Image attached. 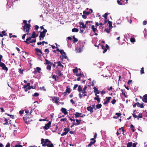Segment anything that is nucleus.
<instances>
[{
	"label": "nucleus",
	"mask_w": 147,
	"mask_h": 147,
	"mask_svg": "<svg viewBox=\"0 0 147 147\" xmlns=\"http://www.w3.org/2000/svg\"><path fill=\"white\" fill-rule=\"evenodd\" d=\"M31 26L30 24H25L23 27V30L24 31L25 30V32H29Z\"/></svg>",
	"instance_id": "obj_2"
},
{
	"label": "nucleus",
	"mask_w": 147,
	"mask_h": 147,
	"mask_svg": "<svg viewBox=\"0 0 147 147\" xmlns=\"http://www.w3.org/2000/svg\"><path fill=\"white\" fill-rule=\"evenodd\" d=\"M78 29L75 28H74L72 30V31L73 32H78Z\"/></svg>",
	"instance_id": "obj_33"
},
{
	"label": "nucleus",
	"mask_w": 147,
	"mask_h": 147,
	"mask_svg": "<svg viewBox=\"0 0 147 147\" xmlns=\"http://www.w3.org/2000/svg\"><path fill=\"white\" fill-rule=\"evenodd\" d=\"M108 23L109 24V26L110 28H112V22L109 21H108Z\"/></svg>",
	"instance_id": "obj_34"
},
{
	"label": "nucleus",
	"mask_w": 147,
	"mask_h": 147,
	"mask_svg": "<svg viewBox=\"0 0 147 147\" xmlns=\"http://www.w3.org/2000/svg\"><path fill=\"white\" fill-rule=\"evenodd\" d=\"M51 65H48L47 66V69L48 70H50L51 68Z\"/></svg>",
	"instance_id": "obj_48"
},
{
	"label": "nucleus",
	"mask_w": 147,
	"mask_h": 147,
	"mask_svg": "<svg viewBox=\"0 0 147 147\" xmlns=\"http://www.w3.org/2000/svg\"><path fill=\"white\" fill-rule=\"evenodd\" d=\"M41 141L42 142V143H47V142H49V143H51V142L49 140L47 139L45 140L43 139H42L41 140Z\"/></svg>",
	"instance_id": "obj_14"
},
{
	"label": "nucleus",
	"mask_w": 147,
	"mask_h": 147,
	"mask_svg": "<svg viewBox=\"0 0 147 147\" xmlns=\"http://www.w3.org/2000/svg\"><path fill=\"white\" fill-rule=\"evenodd\" d=\"M144 67H142V68H141V69L140 70V73L141 74H142L144 73Z\"/></svg>",
	"instance_id": "obj_46"
},
{
	"label": "nucleus",
	"mask_w": 147,
	"mask_h": 147,
	"mask_svg": "<svg viewBox=\"0 0 147 147\" xmlns=\"http://www.w3.org/2000/svg\"><path fill=\"white\" fill-rule=\"evenodd\" d=\"M108 13H105V14L103 15L102 16L104 17H105L107 16Z\"/></svg>",
	"instance_id": "obj_64"
},
{
	"label": "nucleus",
	"mask_w": 147,
	"mask_h": 147,
	"mask_svg": "<svg viewBox=\"0 0 147 147\" xmlns=\"http://www.w3.org/2000/svg\"><path fill=\"white\" fill-rule=\"evenodd\" d=\"M132 145V142H129L127 143V147H131Z\"/></svg>",
	"instance_id": "obj_35"
},
{
	"label": "nucleus",
	"mask_w": 147,
	"mask_h": 147,
	"mask_svg": "<svg viewBox=\"0 0 147 147\" xmlns=\"http://www.w3.org/2000/svg\"><path fill=\"white\" fill-rule=\"evenodd\" d=\"M136 111V110H135L134 111L133 113L132 114V115H133V117H134V118H137L138 116H137V115H136V113H135Z\"/></svg>",
	"instance_id": "obj_36"
},
{
	"label": "nucleus",
	"mask_w": 147,
	"mask_h": 147,
	"mask_svg": "<svg viewBox=\"0 0 147 147\" xmlns=\"http://www.w3.org/2000/svg\"><path fill=\"white\" fill-rule=\"evenodd\" d=\"M59 100V98L58 97H54L52 98V100L53 102L56 104H57L59 103L58 100Z\"/></svg>",
	"instance_id": "obj_11"
},
{
	"label": "nucleus",
	"mask_w": 147,
	"mask_h": 147,
	"mask_svg": "<svg viewBox=\"0 0 147 147\" xmlns=\"http://www.w3.org/2000/svg\"><path fill=\"white\" fill-rule=\"evenodd\" d=\"M96 141H91L90 143L87 146L88 147H90L93 144H94L96 142Z\"/></svg>",
	"instance_id": "obj_22"
},
{
	"label": "nucleus",
	"mask_w": 147,
	"mask_h": 147,
	"mask_svg": "<svg viewBox=\"0 0 147 147\" xmlns=\"http://www.w3.org/2000/svg\"><path fill=\"white\" fill-rule=\"evenodd\" d=\"M121 129H122V134H123L124 135V133L125 130H124V129H123V127H121V128H119V131H120V130H121Z\"/></svg>",
	"instance_id": "obj_44"
},
{
	"label": "nucleus",
	"mask_w": 147,
	"mask_h": 147,
	"mask_svg": "<svg viewBox=\"0 0 147 147\" xmlns=\"http://www.w3.org/2000/svg\"><path fill=\"white\" fill-rule=\"evenodd\" d=\"M91 28L92 29L93 31L95 33L94 34L96 36H97L98 35V34L96 33V32L97 31L98 32V31L96 28H95V26L94 25H92L91 26Z\"/></svg>",
	"instance_id": "obj_10"
},
{
	"label": "nucleus",
	"mask_w": 147,
	"mask_h": 147,
	"mask_svg": "<svg viewBox=\"0 0 147 147\" xmlns=\"http://www.w3.org/2000/svg\"><path fill=\"white\" fill-rule=\"evenodd\" d=\"M96 97H95L94 98V99L97 101V102H99L100 101V98H99V96L97 95Z\"/></svg>",
	"instance_id": "obj_21"
},
{
	"label": "nucleus",
	"mask_w": 147,
	"mask_h": 147,
	"mask_svg": "<svg viewBox=\"0 0 147 147\" xmlns=\"http://www.w3.org/2000/svg\"><path fill=\"white\" fill-rule=\"evenodd\" d=\"M52 78L54 79L55 81H56V78L55 75H53V76H52Z\"/></svg>",
	"instance_id": "obj_59"
},
{
	"label": "nucleus",
	"mask_w": 147,
	"mask_h": 147,
	"mask_svg": "<svg viewBox=\"0 0 147 147\" xmlns=\"http://www.w3.org/2000/svg\"><path fill=\"white\" fill-rule=\"evenodd\" d=\"M92 23H88L87 24H86L87 25H88V28H90L91 24Z\"/></svg>",
	"instance_id": "obj_54"
},
{
	"label": "nucleus",
	"mask_w": 147,
	"mask_h": 147,
	"mask_svg": "<svg viewBox=\"0 0 147 147\" xmlns=\"http://www.w3.org/2000/svg\"><path fill=\"white\" fill-rule=\"evenodd\" d=\"M0 67H1L4 70H5L6 71H7L8 70L7 67H6L5 64L3 62H1L0 63Z\"/></svg>",
	"instance_id": "obj_5"
},
{
	"label": "nucleus",
	"mask_w": 147,
	"mask_h": 147,
	"mask_svg": "<svg viewBox=\"0 0 147 147\" xmlns=\"http://www.w3.org/2000/svg\"><path fill=\"white\" fill-rule=\"evenodd\" d=\"M60 121H67V119L66 118L61 119Z\"/></svg>",
	"instance_id": "obj_53"
},
{
	"label": "nucleus",
	"mask_w": 147,
	"mask_h": 147,
	"mask_svg": "<svg viewBox=\"0 0 147 147\" xmlns=\"http://www.w3.org/2000/svg\"><path fill=\"white\" fill-rule=\"evenodd\" d=\"M96 108L95 109V110H96V109H100V108H101V107H102V105L100 104H98L96 106Z\"/></svg>",
	"instance_id": "obj_28"
},
{
	"label": "nucleus",
	"mask_w": 147,
	"mask_h": 147,
	"mask_svg": "<svg viewBox=\"0 0 147 147\" xmlns=\"http://www.w3.org/2000/svg\"><path fill=\"white\" fill-rule=\"evenodd\" d=\"M92 21H87L86 22V24H85L83 26H81L80 27V28H83L84 29L86 28H88V25H87L86 24H87L88 23H92Z\"/></svg>",
	"instance_id": "obj_9"
},
{
	"label": "nucleus",
	"mask_w": 147,
	"mask_h": 147,
	"mask_svg": "<svg viewBox=\"0 0 147 147\" xmlns=\"http://www.w3.org/2000/svg\"><path fill=\"white\" fill-rule=\"evenodd\" d=\"M83 90L82 87L80 86L79 85L78 87V91L79 92H81Z\"/></svg>",
	"instance_id": "obj_29"
},
{
	"label": "nucleus",
	"mask_w": 147,
	"mask_h": 147,
	"mask_svg": "<svg viewBox=\"0 0 147 147\" xmlns=\"http://www.w3.org/2000/svg\"><path fill=\"white\" fill-rule=\"evenodd\" d=\"M61 111L63 113L64 115H66L67 114L68 112L67 111V110L65 108H62L61 110Z\"/></svg>",
	"instance_id": "obj_12"
},
{
	"label": "nucleus",
	"mask_w": 147,
	"mask_h": 147,
	"mask_svg": "<svg viewBox=\"0 0 147 147\" xmlns=\"http://www.w3.org/2000/svg\"><path fill=\"white\" fill-rule=\"evenodd\" d=\"M142 114L140 113L139 114L138 116L137 119L139 120V118H142Z\"/></svg>",
	"instance_id": "obj_31"
},
{
	"label": "nucleus",
	"mask_w": 147,
	"mask_h": 147,
	"mask_svg": "<svg viewBox=\"0 0 147 147\" xmlns=\"http://www.w3.org/2000/svg\"><path fill=\"white\" fill-rule=\"evenodd\" d=\"M5 118V120L6 121V123H4L3 124L4 125H8V120L6 118Z\"/></svg>",
	"instance_id": "obj_49"
},
{
	"label": "nucleus",
	"mask_w": 147,
	"mask_h": 147,
	"mask_svg": "<svg viewBox=\"0 0 147 147\" xmlns=\"http://www.w3.org/2000/svg\"><path fill=\"white\" fill-rule=\"evenodd\" d=\"M93 88L94 90V92L95 93V96H96L97 94H99L100 91L98 90L97 88L95 87H94Z\"/></svg>",
	"instance_id": "obj_15"
},
{
	"label": "nucleus",
	"mask_w": 147,
	"mask_h": 147,
	"mask_svg": "<svg viewBox=\"0 0 147 147\" xmlns=\"http://www.w3.org/2000/svg\"><path fill=\"white\" fill-rule=\"evenodd\" d=\"M66 91L68 93H69L71 92V89L69 87V86H67L66 89Z\"/></svg>",
	"instance_id": "obj_30"
},
{
	"label": "nucleus",
	"mask_w": 147,
	"mask_h": 147,
	"mask_svg": "<svg viewBox=\"0 0 147 147\" xmlns=\"http://www.w3.org/2000/svg\"><path fill=\"white\" fill-rule=\"evenodd\" d=\"M29 110H26L25 111V112L26 113V115L27 116V115H28V114L29 113Z\"/></svg>",
	"instance_id": "obj_61"
},
{
	"label": "nucleus",
	"mask_w": 147,
	"mask_h": 147,
	"mask_svg": "<svg viewBox=\"0 0 147 147\" xmlns=\"http://www.w3.org/2000/svg\"><path fill=\"white\" fill-rule=\"evenodd\" d=\"M73 43H75L77 42L78 41V39L77 38H76L74 36H73Z\"/></svg>",
	"instance_id": "obj_23"
},
{
	"label": "nucleus",
	"mask_w": 147,
	"mask_h": 147,
	"mask_svg": "<svg viewBox=\"0 0 147 147\" xmlns=\"http://www.w3.org/2000/svg\"><path fill=\"white\" fill-rule=\"evenodd\" d=\"M23 118L25 123L27 125H28L30 122V117H28L27 115L26 116H25Z\"/></svg>",
	"instance_id": "obj_3"
},
{
	"label": "nucleus",
	"mask_w": 147,
	"mask_h": 147,
	"mask_svg": "<svg viewBox=\"0 0 147 147\" xmlns=\"http://www.w3.org/2000/svg\"><path fill=\"white\" fill-rule=\"evenodd\" d=\"M116 102V100L115 99H113L112 101H111V103H112V104H114Z\"/></svg>",
	"instance_id": "obj_57"
},
{
	"label": "nucleus",
	"mask_w": 147,
	"mask_h": 147,
	"mask_svg": "<svg viewBox=\"0 0 147 147\" xmlns=\"http://www.w3.org/2000/svg\"><path fill=\"white\" fill-rule=\"evenodd\" d=\"M59 52L62 55L63 58H64L65 59H66L67 58V57L65 55V53L64 51L63 50H60Z\"/></svg>",
	"instance_id": "obj_7"
},
{
	"label": "nucleus",
	"mask_w": 147,
	"mask_h": 147,
	"mask_svg": "<svg viewBox=\"0 0 147 147\" xmlns=\"http://www.w3.org/2000/svg\"><path fill=\"white\" fill-rule=\"evenodd\" d=\"M142 100L144 102H147V94H145L144 95Z\"/></svg>",
	"instance_id": "obj_16"
},
{
	"label": "nucleus",
	"mask_w": 147,
	"mask_h": 147,
	"mask_svg": "<svg viewBox=\"0 0 147 147\" xmlns=\"http://www.w3.org/2000/svg\"><path fill=\"white\" fill-rule=\"evenodd\" d=\"M130 128L131 129L133 132H134L135 131L134 129V127L132 124H131V125Z\"/></svg>",
	"instance_id": "obj_39"
},
{
	"label": "nucleus",
	"mask_w": 147,
	"mask_h": 147,
	"mask_svg": "<svg viewBox=\"0 0 147 147\" xmlns=\"http://www.w3.org/2000/svg\"><path fill=\"white\" fill-rule=\"evenodd\" d=\"M15 147H22V146L21 145H16L15 146Z\"/></svg>",
	"instance_id": "obj_63"
},
{
	"label": "nucleus",
	"mask_w": 147,
	"mask_h": 147,
	"mask_svg": "<svg viewBox=\"0 0 147 147\" xmlns=\"http://www.w3.org/2000/svg\"><path fill=\"white\" fill-rule=\"evenodd\" d=\"M36 33L34 31H33L32 32V36L33 38H35L36 36H38V35H37L36 36L35 35Z\"/></svg>",
	"instance_id": "obj_27"
},
{
	"label": "nucleus",
	"mask_w": 147,
	"mask_h": 147,
	"mask_svg": "<svg viewBox=\"0 0 147 147\" xmlns=\"http://www.w3.org/2000/svg\"><path fill=\"white\" fill-rule=\"evenodd\" d=\"M36 41V39H34L32 40H31L30 41V43H32L33 42H35Z\"/></svg>",
	"instance_id": "obj_58"
},
{
	"label": "nucleus",
	"mask_w": 147,
	"mask_h": 147,
	"mask_svg": "<svg viewBox=\"0 0 147 147\" xmlns=\"http://www.w3.org/2000/svg\"><path fill=\"white\" fill-rule=\"evenodd\" d=\"M45 60L46 61L45 64L46 65H52L53 64V63L52 62H50L47 59H45Z\"/></svg>",
	"instance_id": "obj_18"
},
{
	"label": "nucleus",
	"mask_w": 147,
	"mask_h": 147,
	"mask_svg": "<svg viewBox=\"0 0 147 147\" xmlns=\"http://www.w3.org/2000/svg\"><path fill=\"white\" fill-rule=\"evenodd\" d=\"M115 115L117 116V117H118L121 115V113H116Z\"/></svg>",
	"instance_id": "obj_55"
},
{
	"label": "nucleus",
	"mask_w": 147,
	"mask_h": 147,
	"mask_svg": "<svg viewBox=\"0 0 147 147\" xmlns=\"http://www.w3.org/2000/svg\"><path fill=\"white\" fill-rule=\"evenodd\" d=\"M90 11H84L83 12L84 14L86 15H89L90 13Z\"/></svg>",
	"instance_id": "obj_26"
},
{
	"label": "nucleus",
	"mask_w": 147,
	"mask_h": 147,
	"mask_svg": "<svg viewBox=\"0 0 147 147\" xmlns=\"http://www.w3.org/2000/svg\"><path fill=\"white\" fill-rule=\"evenodd\" d=\"M130 41L131 42H134L135 41V39L134 38H130Z\"/></svg>",
	"instance_id": "obj_47"
},
{
	"label": "nucleus",
	"mask_w": 147,
	"mask_h": 147,
	"mask_svg": "<svg viewBox=\"0 0 147 147\" xmlns=\"http://www.w3.org/2000/svg\"><path fill=\"white\" fill-rule=\"evenodd\" d=\"M76 121L77 122L76 123V125H78L80 124V122L82 121L81 120H78V119H76Z\"/></svg>",
	"instance_id": "obj_25"
},
{
	"label": "nucleus",
	"mask_w": 147,
	"mask_h": 147,
	"mask_svg": "<svg viewBox=\"0 0 147 147\" xmlns=\"http://www.w3.org/2000/svg\"><path fill=\"white\" fill-rule=\"evenodd\" d=\"M70 101L71 102V103L72 104L74 105L75 104V102L72 99H71L70 100Z\"/></svg>",
	"instance_id": "obj_60"
},
{
	"label": "nucleus",
	"mask_w": 147,
	"mask_h": 147,
	"mask_svg": "<svg viewBox=\"0 0 147 147\" xmlns=\"http://www.w3.org/2000/svg\"><path fill=\"white\" fill-rule=\"evenodd\" d=\"M105 31L107 33H109L110 32V30L109 29H108V28H106L105 30Z\"/></svg>",
	"instance_id": "obj_51"
},
{
	"label": "nucleus",
	"mask_w": 147,
	"mask_h": 147,
	"mask_svg": "<svg viewBox=\"0 0 147 147\" xmlns=\"http://www.w3.org/2000/svg\"><path fill=\"white\" fill-rule=\"evenodd\" d=\"M47 31L46 29L43 30L42 32H40V34L39 35V40H41L42 39H43L45 36L46 33Z\"/></svg>",
	"instance_id": "obj_1"
},
{
	"label": "nucleus",
	"mask_w": 147,
	"mask_h": 147,
	"mask_svg": "<svg viewBox=\"0 0 147 147\" xmlns=\"http://www.w3.org/2000/svg\"><path fill=\"white\" fill-rule=\"evenodd\" d=\"M121 0H117V3L119 5H123V3L121 1Z\"/></svg>",
	"instance_id": "obj_40"
},
{
	"label": "nucleus",
	"mask_w": 147,
	"mask_h": 147,
	"mask_svg": "<svg viewBox=\"0 0 147 147\" xmlns=\"http://www.w3.org/2000/svg\"><path fill=\"white\" fill-rule=\"evenodd\" d=\"M87 109L88 111H90V114H92L93 112V108L90 106L87 107Z\"/></svg>",
	"instance_id": "obj_13"
},
{
	"label": "nucleus",
	"mask_w": 147,
	"mask_h": 147,
	"mask_svg": "<svg viewBox=\"0 0 147 147\" xmlns=\"http://www.w3.org/2000/svg\"><path fill=\"white\" fill-rule=\"evenodd\" d=\"M56 73L58 75V78L59 77L61 76L62 75L61 72V71L60 70H58L57 72H56Z\"/></svg>",
	"instance_id": "obj_24"
},
{
	"label": "nucleus",
	"mask_w": 147,
	"mask_h": 147,
	"mask_svg": "<svg viewBox=\"0 0 147 147\" xmlns=\"http://www.w3.org/2000/svg\"><path fill=\"white\" fill-rule=\"evenodd\" d=\"M78 69L77 67H76L74 69H73V72L74 74L78 73Z\"/></svg>",
	"instance_id": "obj_32"
},
{
	"label": "nucleus",
	"mask_w": 147,
	"mask_h": 147,
	"mask_svg": "<svg viewBox=\"0 0 147 147\" xmlns=\"http://www.w3.org/2000/svg\"><path fill=\"white\" fill-rule=\"evenodd\" d=\"M57 64H58V66H60V67H63V66L61 64V62L60 61H59L57 62Z\"/></svg>",
	"instance_id": "obj_37"
},
{
	"label": "nucleus",
	"mask_w": 147,
	"mask_h": 147,
	"mask_svg": "<svg viewBox=\"0 0 147 147\" xmlns=\"http://www.w3.org/2000/svg\"><path fill=\"white\" fill-rule=\"evenodd\" d=\"M36 70H37V71L38 72V73H40V71L41 70V69L38 67H37L36 68Z\"/></svg>",
	"instance_id": "obj_45"
},
{
	"label": "nucleus",
	"mask_w": 147,
	"mask_h": 147,
	"mask_svg": "<svg viewBox=\"0 0 147 147\" xmlns=\"http://www.w3.org/2000/svg\"><path fill=\"white\" fill-rule=\"evenodd\" d=\"M34 50L36 52V53H40L42 55V53L40 49H38V48H35Z\"/></svg>",
	"instance_id": "obj_19"
},
{
	"label": "nucleus",
	"mask_w": 147,
	"mask_h": 147,
	"mask_svg": "<svg viewBox=\"0 0 147 147\" xmlns=\"http://www.w3.org/2000/svg\"><path fill=\"white\" fill-rule=\"evenodd\" d=\"M69 128L66 127L64 129V130L65 131V132L63 133L62 134H61V136H63L64 135H66L68 132L69 131Z\"/></svg>",
	"instance_id": "obj_6"
},
{
	"label": "nucleus",
	"mask_w": 147,
	"mask_h": 147,
	"mask_svg": "<svg viewBox=\"0 0 147 147\" xmlns=\"http://www.w3.org/2000/svg\"><path fill=\"white\" fill-rule=\"evenodd\" d=\"M76 76H80L81 77H82V76H84V75L83 74H82L81 73L77 74H76Z\"/></svg>",
	"instance_id": "obj_41"
},
{
	"label": "nucleus",
	"mask_w": 147,
	"mask_h": 147,
	"mask_svg": "<svg viewBox=\"0 0 147 147\" xmlns=\"http://www.w3.org/2000/svg\"><path fill=\"white\" fill-rule=\"evenodd\" d=\"M5 114L7 115L8 116H10L12 119L14 118V115H11L7 113H5Z\"/></svg>",
	"instance_id": "obj_42"
},
{
	"label": "nucleus",
	"mask_w": 147,
	"mask_h": 147,
	"mask_svg": "<svg viewBox=\"0 0 147 147\" xmlns=\"http://www.w3.org/2000/svg\"><path fill=\"white\" fill-rule=\"evenodd\" d=\"M137 144V143H134L132 145L133 147H136V145Z\"/></svg>",
	"instance_id": "obj_62"
},
{
	"label": "nucleus",
	"mask_w": 147,
	"mask_h": 147,
	"mask_svg": "<svg viewBox=\"0 0 147 147\" xmlns=\"http://www.w3.org/2000/svg\"><path fill=\"white\" fill-rule=\"evenodd\" d=\"M51 124V122L50 121L45 125V126L43 127V128L47 130L50 127Z\"/></svg>",
	"instance_id": "obj_8"
},
{
	"label": "nucleus",
	"mask_w": 147,
	"mask_h": 147,
	"mask_svg": "<svg viewBox=\"0 0 147 147\" xmlns=\"http://www.w3.org/2000/svg\"><path fill=\"white\" fill-rule=\"evenodd\" d=\"M106 98H107V100L105 101L103 103V104L104 105H106L107 104H108L110 101L111 100V97H107Z\"/></svg>",
	"instance_id": "obj_17"
},
{
	"label": "nucleus",
	"mask_w": 147,
	"mask_h": 147,
	"mask_svg": "<svg viewBox=\"0 0 147 147\" xmlns=\"http://www.w3.org/2000/svg\"><path fill=\"white\" fill-rule=\"evenodd\" d=\"M28 41H29V39L28 38L26 39V40H24V42L26 43L27 44H29L30 43L28 42Z\"/></svg>",
	"instance_id": "obj_43"
},
{
	"label": "nucleus",
	"mask_w": 147,
	"mask_h": 147,
	"mask_svg": "<svg viewBox=\"0 0 147 147\" xmlns=\"http://www.w3.org/2000/svg\"><path fill=\"white\" fill-rule=\"evenodd\" d=\"M82 114V113H79L78 112H76L75 114H74L75 115V117L77 118L79 117V116H80V115Z\"/></svg>",
	"instance_id": "obj_20"
},
{
	"label": "nucleus",
	"mask_w": 147,
	"mask_h": 147,
	"mask_svg": "<svg viewBox=\"0 0 147 147\" xmlns=\"http://www.w3.org/2000/svg\"><path fill=\"white\" fill-rule=\"evenodd\" d=\"M80 98H82L83 96H85L83 95V94H81L80 93L78 94Z\"/></svg>",
	"instance_id": "obj_52"
},
{
	"label": "nucleus",
	"mask_w": 147,
	"mask_h": 147,
	"mask_svg": "<svg viewBox=\"0 0 147 147\" xmlns=\"http://www.w3.org/2000/svg\"><path fill=\"white\" fill-rule=\"evenodd\" d=\"M83 94V95L84 96H87V94H86V93H87V92L86 90H82V91L81 92Z\"/></svg>",
	"instance_id": "obj_38"
},
{
	"label": "nucleus",
	"mask_w": 147,
	"mask_h": 147,
	"mask_svg": "<svg viewBox=\"0 0 147 147\" xmlns=\"http://www.w3.org/2000/svg\"><path fill=\"white\" fill-rule=\"evenodd\" d=\"M78 44H82V46H79V48L78 50V51L79 53L81 52V51H82L83 47H84V45L82 41H79L78 42Z\"/></svg>",
	"instance_id": "obj_4"
},
{
	"label": "nucleus",
	"mask_w": 147,
	"mask_h": 147,
	"mask_svg": "<svg viewBox=\"0 0 147 147\" xmlns=\"http://www.w3.org/2000/svg\"><path fill=\"white\" fill-rule=\"evenodd\" d=\"M38 95L39 94L37 92H35V93H34V94L32 96L34 97H37L38 96Z\"/></svg>",
	"instance_id": "obj_50"
},
{
	"label": "nucleus",
	"mask_w": 147,
	"mask_h": 147,
	"mask_svg": "<svg viewBox=\"0 0 147 147\" xmlns=\"http://www.w3.org/2000/svg\"><path fill=\"white\" fill-rule=\"evenodd\" d=\"M40 89L41 90H43L45 91H46V90L45 88V87L44 86H42V87H41L40 88Z\"/></svg>",
	"instance_id": "obj_56"
}]
</instances>
